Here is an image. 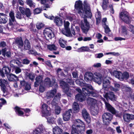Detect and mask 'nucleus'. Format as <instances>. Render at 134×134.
Segmentation results:
<instances>
[{"label":"nucleus","mask_w":134,"mask_h":134,"mask_svg":"<svg viewBox=\"0 0 134 134\" xmlns=\"http://www.w3.org/2000/svg\"><path fill=\"white\" fill-rule=\"evenodd\" d=\"M82 93H78L75 96V98L77 102H82L85 100V96H91L94 97L97 96L96 92L93 91V88L91 85L82 88Z\"/></svg>","instance_id":"1"},{"label":"nucleus","mask_w":134,"mask_h":134,"mask_svg":"<svg viewBox=\"0 0 134 134\" xmlns=\"http://www.w3.org/2000/svg\"><path fill=\"white\" fill-rule=\"evenodd\" d=\"M71 128V134H85V125L80 119L75 120Z\"/></svg>","instance_id":"2"},{"label":"nucleus","mask_w":134,"mask_h":134,"mask_svg":"<svg viewBox=\"0 0 134 134\" xmlns=\"http://www.w3.org/2000/svg\"><path fill=\"white\" fill-rule=\"evenodd\" d=\"M11 69L8 66H4L2 69H0V75L2 77H5V74H6L8 77V79L11 81H15L18 80V77L15 75L10 73Z\"/></svg>","instance_id":"3"},{"label":"nucleus","mask_w":134,"mask_h":134,"mask_svg":"<svg viewBox=\"0 0 134 134\" xmlns=\"http://www.w3.org/2000/svg\"><path fill=\"white\" fill-rule=\"evenodd\" d=\"M41 113L42 116L47 118V122L50 124H53L54 122V119L53 117H49L47 118L51 115V110L50 109L48 108V106L46 104H43L41 106Z\"/></svg>","instance_id":"4"},{"label":"nucleus","mask_w":134,"mask_h":134,"mask_svg":"<svg viewBox=\"0 0 134 134\" xmlns=\"http://www.w3.org/2000/svg\"><path fill=\"white\" fill-rule=\"evenodd\" d=\"M59 83L63 92L66 94L68 96L71 97L72 94L70 91H69L70 87L69 84L62 80L60 81Z\"/></svg>","instance_id":"5"},{"label":"nucleus","mask_w":134,"mask_h":134,"mask_svg":"<svg viewBox=\"0 0 134 134\" xmlns=\"http://www.w3.org/2000/svg\"><path fill=\"white\" fill-rule=\"evenodd\" d=\"M119 18L125 23L129 24L131 22V19L129 16V13L126 11H122L119 14Z\"/></svg>","instance_id":"6"},{"label":"nucleus","mask_w":134,"mask_h":134,"mask_svg":"<svg viewBox=\"0 0 134 134\" xmlns=\"http://www.w3.org/2000/svg\"><path fill=\"white\" fill-rule=\"evenodd\" d=\"M103 122L105 125H108L113 119V115L110 113H104L102 115Z\"/></svg>","instance_id":"7"},{"label":"nucleus","mask_w":134,"mask_h":134,"mask_svg":"<svg viewBox=\"0 0 134 134\" xmlns=\"http://www.w3.org/2000/svg\"><path fill=\"white\" fill-rule=\"evenodd\" d=\"M74 7L77 11L78 13L80 15L83 14V4L82 1L79 0L75 2Z\"/></svg>","instance_id":"8"},{"label":"nucleus","mask_w":134,"mask_h":134,"mask_svg":"<svg viewBox=\"0 0 134 134\" xmlns=\"http://www.w3.org/2000/svg\"><path fill=\"white\" fill-rule=\"evenodd\" d=\"M83 12L87 15L90 18H91L92 14L91 13L90 5L88 3L87 1L85 0L83 2Z\"/></svg>","instance_id":"9"},{"label":"nucleus","mask_w":134,"mask_h":134,"mask_svg":"<svg viewBox=\"0 0 134 134\" xmlns=\"http://www.w3.org/2000/svg\"><path fill=\"white\" fill-rule=\"evenodd\" d=\"M84 23L86 27L85 26L84 23L82 21L80 22V26L83 32L85 34H87L90 28V26L89 23L87 21V19L84 18Z\"/></svg>","instance_id":"10"},{"label":"nucleus","mask_w":134,"mask_h":134,"mask_svg":"<svg viewBox=\"0 0 134 134\" xmlns=\"http://www.w3.org/2000/svg\"><path fill=\"white\" fill-rule=\"evenodd\" d=\"M52 27H49L46 28L44 30V35L48 39H51L54 36V34L52 31Z\"/></svg>","instance_id":"11"},{"label":"nucleus","mask_w":134,"mask_h":134,"mask_svg":"<svg viewBox=\"0 0 134 134\" xmlns=\"http://www.w3.org/2000/svg\"><path fill=\"white\" fill-rule=\"evenodd\" d=\"M69 23L67 21L65 23H64L65 29L63 30L62 32V33L66 36L72 37V35L71 34L70 29L69 27Z\"/></svg>","instance_id":"12"},{"label":"nucleus","mask_w":134,"mask_h":134,"mask_svg":"<svg viewBox=\"0 0 134 134\" xmlns=\"http://www.w3.org/2000/svg\"><path fill=\"white\" fill-rule=\"evenodd\" d=\"M107 91V92H104V93L103 94L104 97L107 100L110 99L113 102L115 101L116 98L114 93L111 91Z\"/></svg>","instance_id":"13"},{"label":"nucleus","mask_w":134,"mask_h":134,"mask_svg":"<svg viewBox=\"0 0 134 134\" xmlns=\"http://www.w3.org/2000/svg\"><path fill=\"white\" fill-rule=\"evenodd\" d=\"M44 83L49 87H53L55 88H57L58 87L57 83L54 80L51 81L50 78L48 77H46L45 79Z\"/></svg>","instance_id":"14"},{"label":"nucleus","mask_w":134,"mask_h":134,"mask_svg":"<svg viewBox=\"0 0 134 134\" xmlns=\"http://www.w3.org/2000/svg\"><path fill=\"white\" fill-rule=\"evenodd\" d=\"M19 10L22 15H25L27 17L31 16V13L29 8L20 7Z\"/></svg>","instance_id":"15"},{"label":"nucleus","mask_w":134,"mask_h":134,"mask_svg":"<svg viewBox=\"0 0 134 134\" xmlns=\"http://www.w3.org/2000/svg\"><path fill=\"white\" fill-rule=\"evenodd\" d=\"M71 113H72V109H70L63 113V118L64 121H67L69 120Z\"/></svg>","instance_id":"16"},{"label":"nucleus","mask_w":134,"mask_h":134,"mask_svg":"<svg viewBox=\"0 0 134 134\" xmlns=\"http://www.w3.org/2000/svg\"><path fill=\"white\" fill-rule=\"evenodd\" d=\"M82 115L87 123H90L91 121V118L86 109L84 108L82 110Z\"/></svg>","instance_id":"17"},{"label":"nucleus","mask_w":134,"mask_h":134,"mask_svg":"<svg viewBox=\"0 0 134 134\" xmlns=\"http://www.w3.org/2000/svg\"><path fill=\"white\" fill-rule=\"evenodd\" d=\"M61 94L60 93L57 94L53 98L51 103L53 106H56L58 104L60 100Z\"/></svg>","instance_id":"18"},{"label":"nucleus","mask_w":134,"mask_h":134,"mask_svg":"<svg viewBox=\"0 0 134 134\" xmlns=\"http://www.w3.org/2000/svg\"><path fill=\"white\" fill-rule=\"evenodd\" d=\"M110 84V82L106 78H104L103 81V88L102 90L108 91Z\"/></svg>","instance_id":"19"},{"label":"nucleus","mask_w":134,"mask_h":134,"mask_svg":"<svg viewBox=\"0 0 134 134\" xmlns=\"http://www.w3.org/2000/svg\"><path fill=\"white\" fill-rule=\"evenodd\" d=\"M103 101L105 102V106L107 110L112 114H115V110L114 108L109 103L107 102L104 98H103Z\"/></svg>","instance_id":"20"},{"label":"nucleus","mask_w":134,"mask_h":134,"mask_svg":"<svg viewBox=\"0 0 134 134\" xmlns=\"http://www.w3.org/2000/svg\"><path fill=\"white\" fill-rule=\"evenodd\" d=\"M84 78L85 80L87 82L91 81L92 80H93V74L92 73L90 72H86L84 75Z\"/></svg>","instance_id":"21"},{"label":"nucleus","mask_w":134,"mask_h":134,"mask_svg":"<svg viewBox=\"0 0 134 134\" xmlns=\"http://www.w3.org/2000/svg\"><path fill=\"white\" fill-rule=\"evenodd\" d=\"M123 118L125 121L129 122L131 120L134 119V115L129 113H125L123 115Z\"/></svg>","instance_id":"22"},{"label":"nucleus","mask_w":134,"mask_h":134,"mask_svg":"<svg viewBox=\"0 0 134 134\" xmlns=\"http://www.w3.org/2000/svg\"><path fill=\"white\" fill-rule=\"evenodd\" d=\"M8 16L6 14L2 13H0V24H5L8 21Z\"/></svg>","instance_id":"23"},{"label":"nucleus","mask_w":134,"mask_h":134,"mask_svg":"<svg viewBox=\"0 0 134 134\" xmlns=\"http://www.w3.org/2000/svg\"><path fill=\"white\" fill-rule=\"evenodd\" d=\"M95 76H93V81L99 83L103 79L102 75L99 73L96 72L94 73Z\"/></svg>","instance_id":"24"},{"label":"nucleus","mask_w":134,"mask_h":134,"mask_svg":"<svg viewBox=\"0 0 134 134\" xmlns=\"http://www.w3.org/2000/svg\"><path fill=\"white\" fill-rule=\"evenodd\" d=\"M15 43L19 48H22L23 47V42L21 37L16 38L15 40Z\"/></svg>","instance_id":"25"},{"label":"nucleus","mask_w":134,"mask_h":134,"mask_svg":"<svg viewBox=\"0 0 134 134\" xmlns=\"http://www.w3.org/2000/svg\"><path fill=\"white\" fill-rule=\"evenodd\" d=\"M72 111L74 113H76L79 112L80 108L78 103L76 102H74L72 104Z\"/></svg>","instance_id":"26"},{"label":"nucleus","mask_w":134,"mask_h":134,"mask_svg":"<svg viewBox=\"0 0 134 134\" xmlns=\"http://www.w3.org/2000/svg\"><path fill=\"white\" fill-rule=\"evenodd\" d=\"M43 78L41 75H39L37 76L36 78V81L34 82V86L35 87H38L40 84H41L42 82Z\"/></svg>","instance_id":"27"},{"label":"nucleus","mask_w":134,"mask_h":134,"mask_svg":"<svg viewBox=\"0 0 134 134\" xmlns=\"http://www.w3.org/2000/svg\"><path fill=\"white\" fill-rule=\"evenodd\" d=\"M54 22L58 26L62 25L63 23L62 19L58 16H56L54 20Z\"/></svg>","instance_id":"28"},{"label":"nucleus","mask_w":134,"mask_h":134,"mask_svg":"<svg viewBox=\"0 0 134 134\" xmlns=\"http://www.w3.org/2000/svg\"><path fill=\"white\" fill-rule=\"evenodd\" d=\"M53 131L54 134H63V131L59 127L57 126L53 128Z\"/></svg>","instance_id":"29"},{"label":"nucleus","mask_w":134,"mask_h":134,"mask_svg":"<svg viewBox=\"0 0 134 134\" xmlns=\"http://www.w3.org/2000/svg\"><path fill=\"white\" fill-rule=\"evenodd\" d=\"M7 49L6 48L2 49L1 51V54H2L4 57L6 56L8 57H10V53L9 51H7Z\"/></svg>","instance_id":"30"},{"label":"nucleus","mask_w":134,"mask_h":134,"mask_svg":"<svg viewBox=\"0 0 134 134\" xmlns=\"http://www.w3.org/2000/svg\"><path fill=\"white\" fill-rule=\"evenodd\" d=\"M24 48L25 50H29L30 49V43L27 39H26L24 41Z\"/></svg>","instance_id":"31"},{"label":"nucleus","mask_w":134,"mask_h":134,"mask_svg":"<svg viewBox=\"0 0 134 134\" xmlns=\"http://www.w3.org/2000/svg\"><path fill=\"white\" fill-rule=\"evenodd\" d=\"M94 99L88 97L87 99V102L89 105L93 107L95 104Z\"/></svg>","instance_id":"32"},{"label":"nucleus","mask_w":134,"mask_h":134,"mask_svg":"<svg viewBox=\"0 0 134 134\" xmlns=\"http://www.w3.org/2000/svg\"><path fill=\"white\" fill-rule=\"evenodd\" d=\"M129 77V74L128 72L125 71L123 73L121 74L120 80L122 81L124 79L127 80Z\"/></svg>","instance_id":"33"},{"label":"nucleus","mask_w":134,"mask_h":134,"mask_svg":"<svg viewBox=\"0 0 134 134\" xmlns=\"http://www.w3.org/2000/svg\"><path fill=\"white\" fill-rule=\"evenodd\" d=\"M75 82L77 84L81 86H85V82L82 79H77Z\"/></svg>","instance_id":"34"},{"label":"nucleus","mask_w":134,"mask_h":134,"mask_svg":"<svg viewBox=\"0 0 134 134\" xmlns=\"http://www.w3.org/2000/svg\"><path fill=\"white\" fill-rule=\"evenodd\" d=\"M109 3L108 0H103L102 7L104 10H105L107 9Z\"/></svg>","instance_id":"35"},{"label":"nucleus","mask_w":134,"mask_h":134,"mask_svg":"<svg viewBox=\"0 0 134 134\" xmlns=\"http://www.w3.org/2000/svg\"><path fill=\"white\" fill-rule=\"evenodd\" d=\"M14 109L16 113L18 115L22 116L24 115V113L23 111L20 110V108L16 106L15 107Z\"/></svg>","instance_id":"36"},{"label":"nucleus","mask_w":134,"mask_h":134,"mask_svg":"<svg viewBox=\"0 0 134 134\" xmlns=\"http://www.w3.org/2000/svg\"><path fill=\"white\" fill-rule=\"evenodd\" d=\"M90 50L89 48L88 47L83 46L78 48L77 51L79 52H82L86 51H88Z\"/></svg>","instance_id":"37"},{"label":"nucleus","mask_w":134,"mask_h":134,"mask_svg":"<svg viewBox=\"0 0 134 134\" xmlns=\"http://www.w3.org/2000/svg\"><path fill=\"white\" fill-rule=\"evenodd\" d=\"M121 73L117 70H114L113 71V74L115 77L117 78L120 80Z\"/></svg>","instance_id":"38"},{"label":"nucleus","mask_w":134,"mask_h":134,"mask_svg":"<svg viewBox=\"0 0 134 134\" xmlns=\"http://www.w3.org/2000/svg\"><path fill=\"white\" fill-rule=\"evenodd\" d=\"M9 23L7 25L5 29L6 30L10 31L11 30L13 24L10 19H9Z\"/></svg>","instance_id":"39"},{"label":"nucleus","mask_w":134,"mask_h":134,"mask_svg":"<svg viewBox=\"0 0 134 134\" xmlns=\"http://www.w3.org/2000/svg\"><path fill=\"white\" fill-rule=\"evenodd\" d=\"M30 29L32 32H37V30L35 28V25L32 23H31L30 24Z\"/></svg>","instance_id":"40"},{"label":"nucleus","mask_w":134,"mask_h":134,"mask_svg":"<svg viewBox=\"0 0 134 134\" xmlns=\"http://www.w3.org/2000/svg\"><path fill=\"white\" fill-rule=\"evenodd\" d=\"M63 42L64 43L66 44V41L64 39L60 38L59 40V43L60 47L63 48L65 47V45L63 43Z\"/></svg>","instance_id":"41"},{"label":"nucleus","mask_w":134,"mask_h":134,"mask_svg":"<svg viewBox=\"0 0 134 134\" xmlns=\"http://www.w3.org/2000/svg\"><path fill=\"white\" fill-rule=\"evenodd\" d=\"M9 17L10 18V19L12 22H14V21H15L14 16V13L13 11H11L9 13Z\"/></svg>","instance_id":"42"},{"label":"nucleus","mask_w":134,"mask_h":134,"mask_svg":"<svg viewBox=\"0 0 134 134\" xmlns=\"http://www.w3.org/2000/svg\"><path fill=\"white\" fill-rule=\"evenodd\" d=\"M53 89V90H51L50 92L49 97H50L53 98L57 92V90L56 88Z\"/></svg>","instance_id":"43"},{"label":"nucleus","mask_w":134,"mask_h":134,"mask_svg":"<svg viewBox=\"0 0 134 134\" xmlns=\"http://www.w3.org/2000/svg\"><path fill=\"white\" fill-rule=\"evenodd\" d=\"M48 48L50 51L56 50L57 49V47L54 44H51L48 45Z\"/></svg>","instance_id":"44"},{"label":"nucleus","mask_w":134,"mask_h":134,"mask_svg":"<svg viewBox=\"0 0 134 134\" xmlns=\"http://www.w3.org/2000/svg\"><path fill=\"white\" fill-rule=\"evenodd\" d=\"M122 29V33L127 35V29L125 26L122 25L121 26Z\"/></svg>","instance_id":"45"},{"label":"nucleus","mask_w":134,"mask_h":134,"mask_svg":"<svg viewBox=\"0 0 134 134\" xmlns=\"http://www.w3.org/2000/svg\"><path fill=\"white\" fill-rule=\"evenodd\" d=\"M44 24L41 22L37 23L36 24V27L37 29L40 30L43 27Z\"/></svg>","instance_id":"46"},{"label":"nucleus","mask_w":134,"mask_h":134,"mask_svg":"<svg viewBox=\"0 0 134 134\" xmlns=\"http://www.w3.org/2000/svg\"><path fill=\"white\" fill-rule=\"evenodd\" d=\"M61 108L60 107L58 106L55 107V112L57 115H59L60 113Z\"/></svg>","instance_id":"47"},{"label":"nucleus","mask_w":134,"mask_h":134,"mask_svg":"<svg viewBox=\"0 0 134 134\" xmlns=\"http://www.w3.org/2000/svg\"><path fill=\"white\" fill-rule=\"evenodd\" d=\"M114 88L113 90L115 91H117L119 90V88L120 87V85L118 83H114Z\"/></svg>","instance_id":"48"},{"label":"nucleus","mask_w":134,"mask_h":134,"mask_svg":"<svg viewBox=\"0 0 134 134\" xmlns=\"http://www.w3.org/2000/svg\"><path fill=\"white\" fill-rule=\"evenodd\" d=\"M66 82L68 84H69L70 85H74V81L71 79L69 78L66 79Z\"/></svg>","instance_id":"49"},{"label":"nucleus","mask_w":134,"mask_h":134,"mask_svg":"<svg viewBox=\"0 0 134 134\" xmlns=\"http://www.w3.org/2000/svg\"><path fill=\"white\" fill-rule=\"evenodd\" d=\"M104 28L105 30V32L106 34L108 33L111 31L108 25H107L106 23L104 24Z\"/></svg>","instance_id":"50"},{"label":"nucleus","mask_w":134,"mask_h":134,"mask_svg":"<svg viewBox=\"0 0 134 134\" xmlns=\"http://www.w3.org/2000/svg\"><path fill=\"white\" fill-rule=\"evenodd\" d=\"M22 14L21 12L18 11L16 12L15 14V17L16 18L19 19H21L22 18Z\"/></svg>","instance_id":"51"},{"label":"nucleus","mask_w":134,"mask_h":134,"mask_svg":"<svg viewBox=\"0 0 134 134\" xmlns=\"http://www.w3.org/2000/svg\"><path fill=\"white\" fill-rule=\"evenodd\" d=\"M42 11L41 9L37 8L34 10V14H37L40 13Z\"/></svg>","instance_id":"52"},{"label":"nucleus","mask_w":134,"mask_h":134,"mask_svg":"<svg viewBox=\"0 0 134 134\" xmlns=\"http://www.w3.org/2000/svg\"><path fill=\"white\" fill-rule=\"evenodd\" d=\"M27 4L29 5L30 7H32L34 5V3L32 0H26Z\"/></svg>","instance_id":"53"},{"label":"nucleus","mask_w":134,"mask_h":134,"mask_svg":"<svg viewBox=\"0 0 134 134\" xmlns=\"http://www.w3.org/2000/svg\"><path fill=\"white\" fill-rule=\"evenodd\" d=\"M5 84H3V85L1 86V90L3 91V93H5L6 92V87L5 85Z\"/></svg>","instance_id":"54"},{"label":"nucleus","mask_w":134,"mask_h":134,"mask_svg":"<svg viewBox=\"0 0 134 134\" xmlns=\"http://www.w3.org/2000/svg\"><path fill=\"white\" fill-rule=\"evenodd\" d=\"M28 52L29 54H34L35 55H38L37 52L33 50H29Z\"/></svg>","instance_id":"55"},{"label":"nucleus","mask_w":134,"mask_h":134,"mask_svg":"<svg viewBox=\"0 0 134 134\" xmlns=\"http://www.w3.org/2000/svg\"><path fill=\"white\" fill-rule=\"evenodd\" d=\"M8 83L7 80L4 79H0V86H1L3 84H7Z\"/></svg>","instance_id":"56"},{"label":"nucleus","mask_w":134,"mask_h":134,"mask_svg":"<svg viewBox=\"0 0 134 134\" xmlns=\"http://www.w3.org/2000/svg\"><path fill=\"white\" fill-rule=\"evenodd\" d=\"M22 63L25 64H29L30 61L27 58L23 59L22 61Z\"/></svg>","instance_id":"57"},{"label":"nucleus","mask_w":134,"mask_h":134,"mask_svg":"<svg viewBox=\"0 0 134 134\" xmlns=\"http://www.w3.org/2000/svg\"><path fill=\"white\" fill-rule=\"evenodd\" d=\"M27 76L29 77V79L32 81L34 79V78L35 77V76L34 75L32 74L31 73H30L29 75H27Z\"/></svg>","instance_id":"58"},{"label":"nucleus","mask_w":134,"mask_h":134,"mask_svg":"<svg viewBox=\"0 0 134 134\" xmlns=\"http://www.w3.org/2000/svg\"><path fill=\"white\" fill-rule=\"evenodd\" d=\"M109 7L110 8V12L112 14H114V11L113 8V6L112 5L110 4L109 5Z\"/></svg>","instance_id":"59"},{"label":"nucleus","mask_w":134,"mask_h":134,"mask_svg":"<svg viewBox=\"0 0 134 134\" xmlns=\"http://www.w3.org/2000/svg\"><path fill=\"white\" fill-rule=\"evenodd\" d=\"M6 46V42L4 41H1L0 43V47H4Z\"/></svg>","instance_id":"60"},{"label":"nucleus","mask_w":134,"mask_h":134,"mask_svg":"<svg viewBox=\"0 0 134 134\" xmlns=\"http://www.w3.org/2000/svg\"><path fill=\"white\" fill-rule=\"evenodd\" d=\"M24 87H25V89L26 90H29L31 88L30 85L27 82Z\"/></svg>","instance_id":"61"},{"label":"nucleus","mask_w":134,"mask_h":134,"mask_svg":"<svg viewBox=\"0 0 134 134\" xmlns=\"http://www.w3.org/2000/svg\"><path fill=\"white\" fill-rule=\"evenodd\" d=\"M27 83L24 80L20 81V85L24 87Z\"/></svg>","instance_id":"62"},{"label":"nucleus","mask_w":134,"mask_h":134,"mask_svg":"<svg viewBox=\"0 0 134 134\" xmlns=\"http://www.w3.org/2000/svg\"><path fill=\"white\" fill-rule=\"evenodd\" d=\"M14 70H15V72L16 73V74H18L21 71V69L17 66H16V68H15Z\"/></svg>","instance_id":"63"},{"label":"nucleus","mask_w":134,"mask_h":134,"mask_svg":"<svg viewBox=\"0 0 134 134\" xmlns=\"http://www.w3.org/2000/svg\"><path fill=\"white\" fill-rule=\"evenodd\" d=\"M39 91L41 92H43L44 91V87L40 85L39 86Z\"/></svg>","instance_id":"64"}]
</instances>
